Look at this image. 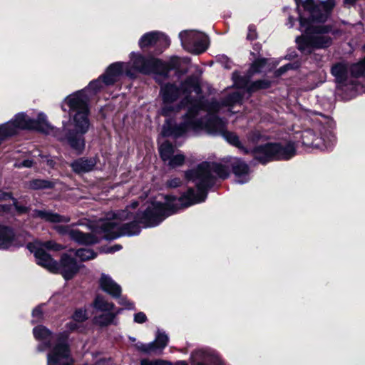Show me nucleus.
Returning a JSON list of instances; mask_svg holds the SVG:
<instances>
[{"mask_svg": "<svg viewBox=\"0 0 365 365\" xmlns=\"http://www.w3.org/2000/svg\"><path fill=\"white\" fill-rule=\"evenodd\" d=\"M169 38L163 33L159 31H151L145 34L139 40L138 44L141 48L156 46L160 47L159 52L161 53L163 48L170 45Z\"/></svg>", "mask_w": 365, "mask_h": 365, "instance_id": "nucleus-13", "label": "nucleus"}, {"mask_svg": "<svg viewBox=\"0 0 365 365\" xmlns=\"http://www.w3.org/2000/svg\"><path fill=\"white\" fill-rule=\"evenodd\" d=\"M232 172L235 176V181L239 184H244L250 180V168L245 162L236 159L232 163Z\"/></svg>", "mask_w": 365, "mask_h": 365, "instance_id": "nucleus-15", "label": "nucleus"}, {"mask_svg": "<svg viewBox=\"0 0 365 365\" xmlns=\"http://www.w3.org/2000/svg\"><path fill=\"white\" fill-rule=\"evenodd\" d=\"M54 230L61 235H68L70 239L79 244L90 245L98 242V239L95 236L81 232L79 230L74 228L73 225H56L54 226Z\"/></svg>", "mask_w": 365, "mask_h": 365, "instance_id": "nucleus-11", "label": "nucleus"}, {"mask_svg": "<svg viewBox=\"0 0 365 365\" xmlns=\"http://www.w3.org/2000/svg\"><path fill=\"white\" fill-rule=\"evenodd\" d=\"M266 61L267 60L265 58H260L255 61L250 66L249 74L252 76L255 73L261 72L266 64Z\"/></svg>", "mask_w": 365, "mask_h": 365, "instance_id": "nucleus-28", "label": "nucleus"}, {"mask_svg": "<svg viewBox=\"0 0 365 365\" xmlns=\"http://www.w3.org/2000/svg\"><path fill=\"white\" fill-rule=\"evenodd\" d=\"M192 365H226L217 351L211 348H201L192 352Z\"/></svg>", "mask_w": 365, "mask_h": 365, "instance_id": "nucleus-10", "label": "nucleus"}, {"mask_svg": "<svg viewBox=\"0 0 365 365\" xmlns=\"http://www.w3.org/2000/svg\"><path fill=\"white\" fill-rule=\"evenodd\" d=\"M159 153L162 160L168 162L175 154V147L168 141H165L160 145Z\"/></svg>", "mask_w": 365, "mask_h": 365, "instance_id": "nucleus-22", "label": "nucleus"}, {"mask_svg": "<svg viewBox=\"0 0 365 365\" xmlns=\"http://www.w3.org/2000/svg\"><path fill=\"white\" fill-rule=\"evenodd\" d=\"M11 199L13 201V205H14L16 211L19 214L26 213L28 212L29 208L26 206L19 205L16 199L13 198L11 197V194L10 192H4L0 190V200H7Z\"/></svg>", "mask_w": 365, "mask_h": 365, "instance_id": "nucleus-25", "label": "nucleus"}, {"mask_svg": "<svg viewBox=\"0 0 365 365\" xmlns=\"http://www.w3.org/2000/svg\"><path fill=\"white\" fill-rule=\"evenodd\" d=\"M94 307L102 312H110L113 309L114 304L109 303L102 297L97 296L94 301Z\"/></svg>", "mask_w": 365, "mask_h": 365, "instance_id": "nucleus-26", "label": "nucleus"}, {"mask_svg": "<svg viewBox=\"0 0 365 365\" xmlns=\"http://www.w3.org/2000/svg\"><path fill=\"white\" fill-rule=\"evenodd\" d=\"M53 186V183L52 182L44 180H34L30 182V187L33 189H44V188H51Z\"/></svg>", "mask_w": 365, "mask_h": 365, "instance_id": "nucleus-29", "label": "nucleus"}, {"mask_svg": "<svg viewBox=\"0 0 365 365\" xmlns=\"http://www.w3.org/2000/svg\"><path fill=\"white\" fill-rule=\"evenodd\" d=\"M185 161V155L181 153H177L174 154L168 161V165L172 167L180 166Z\"/></svg>", "mask_w": 365, "mask_h": 365, "instance_id": "nucleus-30", "label": "nucleus"}, {"mask_svg": "<svg viewBox=\"0 0 365 365\" xmlns=\"http://www.w3.org/2000/svg\"><path fill=\"white\" fill-rule=\"evenodd\" d=\"M348 67L346 64L339 63L331 68V73L336 78L338 86H346L348 81Z\"/></svg>", "mask_w": 365, "mask_h": 365, "instance_id": "nucleus-20", "label": "nucleus"}, {"mask_svg": "<svg viewBox=\"0 0 365 365\" xmlns=\"http://www.w3.org/2000/svg\"><path fill=\"white\" fill-rule=\"evenodd\" d=\"M32 317V323H37L42 319L43 312L41 307H37L33 310Z\"/></svg>", "mask_w": 365, "mask_h": 365, "instance_id": "nucleus-35", "label": "nucleus"}, {"mask_svg": "<svg viewBox=\"0 0 365 365\" xmlns=\"http://www.w3.org/2000/svg\"><path fill=\"white\" fill-rule=\"evenodd\" d=\"M99 283L101 288L113 297H120L121 294V287L114 282L110 276L106 274H102Z\"/></svg>", "mask_w": 365, "mask_h": 365, "instance_id": "nucleus-18", "label": "nucleus"}, {"mask_svg": "<svg viewBox=\"0 0 365 365\" xmlns=\"http://www.w3.org/2000/svg\"><path fill=\"white\" fill-rule=\"evenodd\" d=\"M43 247H45L48 250H59L61 249V245L56 244L53 241H47L45 242H40L37 241L34 243H29L27 245V248L34 254L36 250L40 249L46 253V252L43 250Z\"/></svg>", "mask_w": 365, "mask_h": 365, "instance_id": "nucleus-21", "label": "nucleus"}, {"mask_svg": "<svg viewBox=\"0 0 365 365\" xmlns=\"http://www.w3.org/2000/svg\"><path fill=\"white\" fill-rule=\"evenodd\" d=\"M363 50L365 52V45L363 46ZM350 72L351 76L356 78L361 76H365V56L361 61L353 64L350 67Z\"/></svg>", "mask_w": 365, "mask_h": 365, "instance_id": "nucleus-24", "label": "nucleus"}, {"mask_svg": "<svg viewBox=\"0 0 365 365\" xmlns=\"http://www.w3.org/2000/svg\"><path fill=\"white\" fill-rule=\"evenodd\" d=\"M357 0H344L346 5H353Z\"/></svg>", "mask_w": 365, "mask_h": 365, "instance_id": "nucleus-47", "label": "nucleus"}, {"mask_svg": "<svg viewBox=\"0 0 365 365\" xmlns=\"http://www.w3.org/2000/svg\"><path fill=\"white\" fill-rule=\"evenodd\" d=\"M147 317L143 312H138L134 315V322L136 323L142 324L146 322Z\"/></svg>", "mask_w": 365, "mask_h": 365, "instance_id": "nucleus-39", "label": "nucleus"}, {"mask_svg": "<svg viewBox=\"0 0 365 365\" xmlns=\"http://www.w3.org/2000/svg\"><path fill=\"white\" fill-rule=\"evenodd\" d=\"M76 256L79 258L82 261L89 260L95 258L96 257V253H95L92 250L88 248H81L76 252Z\"/></svg>", "mask_w": 365, "mask_h": 365, "instance_id": "nucleus-27", "label": "nucleus"}, {"mask_svg": "<svg viewBox=\"0 0 365 365\" xmlns=\"http://www.w3.org/2000/svg\"><path fill=\"white\" fill-rule=\"evenodd\" d=\"M233 78L235 81V84L240 88H248L250 91H253L257 89L266 88H268L270 85V82L269 81L265 80H259L252 83L250 86H248V81L245 78L240 77L233 75Z\"/></svg>", "mask_w": 365, "mask_h": 365, "instance_id": "nucleus-19", "label": "nucleus"}, {"mask_svg": "<svg viewBox=\"0 0 365 365\" xmlns=\"http://www.w3.org/2000/svg\"><path fill=\"white\" fill-rule=\"evenodd\" d=\"M115 317V314L110 312H106V313L96 316L94 321L96 324L100 326H108L114 322Z\"/></svg>", "mask_w": 365, "mask_h": 365, "instance_id": "nucleus-23", "label": "nucleus"}, {"mask_svg": "<svg viewBox=\"0 0 365 365\" xmlns=\"http://www.w3.org/2000/svg\"><path fill=\"white\" fill-rule=\"evenodd\" d=\"M257 37L256 28L255 26H250L248 28V34L247 35V38L250 41H253L256 39Z\"/></svg>", "mask_w": 365, "mask_h": 365, "instance_id": "nucleus-37", "label": "nucleus"}, {"mask_svg": "<svg viewBox=\"0 0 365 365\" xmlns=\"http://www.w3.org/2000/svg\"><path fill=\"white\" fill-rule=\"evenodd\" d=\"M88 319L86 310L77 309L73 315V319L76 322H83Z\"/></svg>", "mask_w": 365, "mask_h": 365, "instance_id": "nucleus-33", "label": "nucleus"}, {"mask_svg": "<svg viewBox=\"0 0 365 365\" xmlns=\"http://www.w3.org/2000/svg\"><path fill=\"white\" fill-rule=\"evenodd\" d=\"M121 246L119 245H116L110 248V252H116L121 249Z\"/></svg>", "mask_w": 365, "mask_h": 365, "instance_id": "nucleus-46", "label": "nucleus"}, {"mask_svg": "<svg viewBox=\"0 0 365 365\" xmlns=\"http://www.w3.org/2000/svg\"><path fill=\"white\" fill-rule=\"evenodd\" d=\"M97 163L96 158H80L71 163L73 171L77 174L88 173L94 168Z\"/></svg>", "mask_w": 365, "mask_h": 365, "instance_id": "nucleus-17", "label": "nucleus"}, {"mask_svg": "<svg viewBox=\"0 0 365 365\" xmlns=\"http://www.w3.org/2000/svg\"><path fill=\"white\" fill-rule=\"evenodd\" d=\"M39 156L41 158V162L42 163H46V165L48 166H49L50 168H53L54 167L55 162H54L53 159H52L49 156H46V155H39Z\"/></svg>", "mask_w": 365, "mask_h": 365, "instance_id": "nucleus-41", "label": "nucleus"}, {"mask_svg": "<svg viewBox=\"0 0 365 365\" xmlns=\"http://www.w3.org/2000/svg\"><path fill=\"white\" fill-rule=\"evenodd\" d=\"M118 304H120L122 306H124L125 309H130V310L135 309L134 304L133 302L128 301L126 298L120 297V296L118 297Z\"/></svg>", "mask_w": 365, "mask_h": 365, "instance_id": "nucleus-36", "label": "nucleus"}, {"mask_svg": "<svg viewBox=\"0 0 365 365\" xmlns=\"http://www.w3.org/2000/svg\"><path fill=\"white\" fill-rule=\"evenodd\" d=\"M131 341H135V338H130Z\"/></svg>", "mask_w": 365, "mask_h": 365, "instance_id": "nucleus-49", "label": "nucleus"}, {"mask_svg": "<svg viewBox=\"0 0 365 365\" xmlns=\"http://www.w3.org/2000/svg\"><path fill=\"white\" fill-rule=\"evenodd\" d=\"M160 94L163 101L160 113L163 116L170 117L178 113L181 108H187L180 124L175 123L172 118L166 119L162 130L165 137L178 138L189 131L204 130L210 135L223 136L243 153L252 152L254 158L262 164L275 160H288L295 155L296 148L293 143L284 145L269 143L250 150L242 145L235 133L226 130V121L218 118L216 113L224 106L230 108L240 103L242 96L239 91L230 93L222 103L213 100L209 102L201 96L198 78L192 76L182 83L180 88L170 83L162 86ZM227 110L233 113L230 108Z\"/></svg>", "mask_w": 365, "mask_h": 365, "instance_id": "nucleus-1", "label": "nucleus"}, {"mask_svg": "<svg viewBox=\"0 0 365 365\" xmlns=\"http://www.w3.org/2000/svg\"><path fill=\"white\" fill-rule=\"evenodd\" d=\"M11 205H0V212L5 213L9 212Z\"/></svg>", "mask_w": 365, "mask_h": 365, "instance_id": "nucleus-44", "label": "nucleus"}, {"mask_svg": "<svg viewBox=\"0 0 365 365\" xmlns=\"http://www.w3.org/2000/svg\"><path fill=\"white\" fill-rule=\"evenodd\" d=\"M182 46L187 51L199 54L208 46V37L202 32L195 30H185L179 34Z\"/></svg>", "mask_w": 365, "mask_h": 365, "instance_id": "nucleus-7", "label": "nucleus"}, {"mask_svg": "<svg viewBox=\"0 0 365 365\" xmlns=\"http://www.w3.org/2000/svg\"><path fill=\"white\" fill-rule=\"evenodd\" d=\"M34 162L31 160H24L21 163H16L15 167L21 168H31L32 167Z\"/></svg>", "mask_w": 365, "mask_h": 365, "instance_id": "nucleus-40", "label": "nucleus"}, {"mask_svg": "<svg viewBox=\"0 0 365 365\" xmlns=\"http://www.w3.org/2000/svg\"><path fill=\"white\" fill-rule=\"evenodd\" d=\"M297 9L300 5L309 14V18L317 22H324L327 20L331 11L336 5V0H326L315 6L314 0H295Z\"/></svg>", "mask_w": 365, "mask_h": 365, "instance_id": "nucleus-8", "label": "nucleus"}, {"mask_svg": "<svg viewBox=\"0 0 365 365\" xmlns=\"http://www.w3.org/2000/svg\"><path fill=\"white\" fill-rule=\"evenodd\" d=\"M166 184L169 187L175 188L181 185L182 181L178 178H174L169 180Z\"/></svg>", "mask_w": 365, "mask_h": 365, "instance_id": "nucleus-38", "label": "nucleus"}, {"mask_svg": "<svg viewBox=\"0 0 365 365\" xmlns=\"http://www.w3.org/2000/svg\"><path fill=\"white\" fill-rule=\"evenodd\" d=\"M138 205V202L137 201H135L133 202H132V204L130 205V207L133 208V209H135Z\"/></svg>", "mask_w": 365, "mask_h": 365, "instance_id": "nucleus-48", "label": "nucleus"}, {"mask_svg": "<svg viewBox=\"0 0 365 365\" xmlns=\"http://www.w3.org/2000/svg\"><path fill=\"white\" fill-rule=\"evenodd\" d=\"M110 358H102L96 361L93 365H110Z\"/></svg>", "mask_w": 365, "mask_h": 365, "instance_id": "nucleus-43", "label": "nucleus"}, {"mask_svg": "<svg viewBox=\"0 0 365 365\" xmlns=\"http://www.w3.org/2000/svg\"><path fill=\"white\" fill-rule=\"evenodd\" d=\"M168 336L165 332L158 330L155 336V339L148 344L138 342L135 346L138 350L147 354H159L167 346L168 342Z\"/></svg>", "mask_w": 365, "mask_h": 365, "instance_id": "nucleus-12", "label": "nucleus"}, {"mask_svg": "<svg viewBox=\"0 0 365 365\" xmlns=\"http://www.w3.org/2000/svg\"><path fill=\"white\" fill-rule=\"evenodd\" d=\"M262 138V135L258 130H252L247 135V140L251 143L258 142Z\"/></svg>", "mask_w": 365, "mask_h": 365, "instance_id": "nucleus-34", "label": "nucleus"}, {"mask_svg": "<svg viewBox=\"0 0 365 365\" xmlns=\"http://www.w3.org/2000/svg\"><path fill=\"white\" fill-rule=\"evenodd\" d=\"M26 235H16L9 227L0 225V249H6L11 245H23L26 241Z\"/></svg>", "mask_w": 365, "mask_h": 365, "instance_id": "nucleus-14", "label": "nucleus"}, {"mask_svg": "<svg viewBox=\"0 0 365 365\" xmlns=\"http://www.w3.org/2000/svg\"><path fill=\"white\" fill-rule=\"evenodd\" d=\"M318 130L320 136L314 138L312 142H309L307 139L313 135L312 131H305L302 135L303 143L322 150L331 148L336 141L332 130L327 125H319Z\"/></svg>", "mask_w": 365, "mask_h": 365, "instance_id": "nucleus-9", "label": "nucleus"}, {"mask_svg": "<svg viewBox=\"0 0 365 365\" xmlns=\"http://www.w3.org/2000/svg\"><path fill=\"white\" fill-rule=\"evenodd\" d=\"M299 18L300 27L302 29L304 28V34L297 37L296 42L302 53H309L313 49L324 48L331 45L330 26L319 24L311 18L306 19L300 13Z\"/></svg>", "mask_w": 365, "mask_h": 365, "instance_id": "nucleus-4", "label": "nucleus"}, {"mask_svg": "<svg viewBox=\"0 0 365 365\" xmlns=\"http://www.w3.org/2000/svg\"><path fill=\"white\" fill-rule=\"evenodd\" d=\"M130 61L134 71L143 74H154L156 81L160 82V78L165 79L168 77L170 70L179 71L182 64L187 63L189 59L173 56L168 62L164 63L158 58H146L140 53L133 52L130 53Z\"/></svg>", "mask_w": 365, "mask_h": 365, "instance_id": "nucleus-5", "label": "nucleus"}, {"mask_svg": "<svg viewBox=\"0 0 365 365\" xmlns=\"http://www.w3.org/2000/svg\"><path fill=\"white\" fill-rule=\"evenodd\" d=\"M140 365H172V364L163 359L150 360L144 359L140 361Z\"/></svg>", "mask_w": 365, "mask_h": 365, "instance_id": "nucleus-32", "label": "nucleus"}, {"mask_svg": "<svg viewBox=\"0 0 365 365\" xmlns=\"http://www.w3.org/2000/svg\"><path fill=\"white\" fill-rule=\"evenodd\" d=\"M35 257L38 264L51 272L60 273L66 280L72 279L80 267L76 259L67 254L61 256L59 263L41 249L35 251Z\"/></svg>", "mask_w": 365, "mask_h": 365, "instance_id": "nucleus-6", "label": "nucleus"}, {"mask_svg": "<svg viewBox=\"0 0 365 365\" xmlns=\"http://www.w3.org/2000/svg\"><path fill=\"white\" fill-rule=\"evenodd\" d=\"M229 176L227 167L215 163L203 162L195 169L185 173V178L195 184L197 190L190 188L181 197H165V202H152L140 214L134 215L128 207L108 215L99 222L103 237L114 240L123 235L132 236L140 232L139 224L145 227L158 225L165 217L174 214L180 207H187L204 202L208 189L213 186L216 178L225 179Z\"/></svg>", "mask_w": 365, "mask_h": 365, "instance_id": "nucleus-2", "label": "nucleus"}, {"mask_svg": "<svg viewBox=\"0 0 365 365\" xmlns=\"http://www.w3.org/2000/svg\"><path fill=\"white\" fill-rule=\"evenodd\" d=\"M287 25L289 28H292L293 26V25H294V19L292 16L289 17L288 22L287 23Z\"/></svg>", "mask_w": 365, "mask_h": 365, "instance_id": "nucleus-45", "label": "nucleus"}, {"mask_svg": "<svg viewBox=\"0 0 365 365\" xmlns=\"http://www.w3.org/2000/svg\"><path fill=\"white\" fill-rule=\"evenodd\" d=\"M31 216L51 223L68 222L71 220L69 217L62 216L46 210H35L32 212Z\"/></svg>", "mask_w": 365, "mask_h": 365, "instance_id": "nucleus-16", "label": "nucleus"}, {"mask_svg": "<svg viewBox=\"0 0 365 365\" xmlns=\"http://www.w3.org/2000/svg\"><path fill=\"white\" fill-rule=\"evenodd\" d=\"M33 334L35 339L41 341L37 347L39 351L49 349L47 365H73V359L68 344V333L54 335L46 327L37 326L34 328Z\"/></svg>", "mask_w": 365, "mask_h": 365, "instance_id": "nucleus-3", "label": "nucleus"}, {"mask_svg": "<svg viewBox=\"0 0 365 365\" xmlns=\"http://www.w3.org/2000/svg\"><path fill=\"white\" fill-rule=\"evenodd\" d=\"M78 323V322H76L73 319V322H71L66 324V327L71 331L78 330L79 329Z\"/></svg>", "mask_w": 365, "mask_h": 365, "instance_id": "nucleus-42", "label": "nucleus"}, {"mask_svg": "<svg viewBox=\"0 0 365 365\" xmlns=\"http://www.w3.org/2000/svg\"><path fill=\"white\" fill-rule=\"evenodd\" d=\"M299 67V64L297 62L289 63L276 71L277 76H281L284 73L290 69H297Z\"/></svg>", "mask_w": 365, "mask_h": 365, "instance_id": "nucleus-31", "label": "nucleus"}]
</instances>
